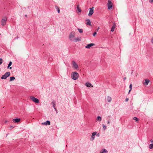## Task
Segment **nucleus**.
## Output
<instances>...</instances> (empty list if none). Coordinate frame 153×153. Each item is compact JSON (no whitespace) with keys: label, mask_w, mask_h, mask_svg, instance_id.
<instances>
[{"label":"nucleus","mask_w":153,"mask_h":153,"mask_svg":"<svg viewBox=\"0 0 153 153\" xmlns=\"http://www.w3.org/2000/svg\"><path fill=\"white\" fill-rule=\"evenodd\" d=\"M79 76V74L76 72H73L71 74V77L72 79L74 80H76L77 79Z\"/></svg>","instance_id":"f257e3e1"},{"label":"nucleus","mask_w":153,"mask_h":153,"mask_svg":"<svg viewBox=\"0 0 153 153\" xmlns=\"http://www.w3.org/2000/svg\"><path fill=\"white\" fill-rule=\"evenodd\" d=\"M75 36V32H72L70 33V34L69 35V38L71 41H73L74 39L75 38H74Z\"/></svg>","instance_id":"f03ea898"},{"label":"nucleus","mask_w":153,"mask_h":153,"mask_svg":"<svg viewBox=\"0 0 153 153\" xmlns=\"http://www.w3.org/2000/svg\"><path fill=\"white\" fill-rule=\"evenodd\" d=\"M71 64L72 67L74 68L77 69L79 68V66L76 64V62L74 61H72L71 62Z\"/></svg>","instance_id":"7ed1b4c3"},{"label":"nucleus","mask_w":153,"mask_h":153,"mask_svg":"<svg viewBox=\"0 0 153 153\" xmlns=\"http://www.w3.org/2000/svg\"><path fill=\"white\" fill-rule=\"evenodd\" d=\"M10 72H6L4 75L2 76L1 78L2 79H6L8 77L10 76Z\"/></svg>","instance_id":"20e7f679"},{"label":"nucleus","mask_w":153,"mask_h":153,"mask_svg":"<svg viewBox=\"0 0 153 153\" xmlns=\"http://www.w3.org/2000/svg\"><path fill=\"white\" fill-rule=\"evenodd\" d=\"M108 8L109 10L111 9L112 7L113 4L110 0H108Z\"/></svg>","instance_id":"39448f33"},{"label":"nucleus","mask_w":153,"mask_h":153,"mask_svg":"<svg viewBox=\"0 0 153 153\" xmlns=\"http://www.w3.org/2000/svg\"><path fill=\"white\" fill-rule=\"evenodd\" d=\"M7 18L6 17H3L1 20V24L2 26H4L6 24Z\"/></svg>","instance_id":"423d86ee"},{"label":"nucleus","mask_w":153,"mask_h":153,"mask_svg":"<svg viewBox=\"0 0 153 153\" xmlns=\"http://www.w3.org/2000/svg\"><path fill=\"white\" fill-rule=\"evenodd\" d=\"M30 98L35 103H38L39 102V101L38 99L35 98L33 96H31L30 97Z\"/></svg>","instance_id":"0eeeda50"},{"label":"nucleus","mask_w":153,"mask_h":153,"mask_svg":"<svg viewBox=\"0 0 153 153\" xmlns=\"http://www.w3.org/2000/svg\"><path fill=\"white\" fill-rule=\"evenodd\" d=\"M94 7H93L91 8H89V13L88 14L89 16H91L94 13Z\"/></svg>","instance_id":"6e6552de"},{"label":"nucleus","mask_w":153,"mask_h":153,"mask_svg":"<svg viewBox=\"0 0 153 153\" xmlns=\"http://www.w3.org/2000/svg\"><path fill=\"white\" fill-rule=\"evenodd\" d=\"M97 133L96 131H95L92 133V136H91V140L93 141L94 140L95 138V136L96 135V134H97Z\"/></svg>","instance_id":"1a4fd4ad"},{"label":"nucleus","mask_w":153,"mask_h":153,"mask_svg":"<svg viewBox=\"0 0 153 153\" xmlns=\"http://www.w3.org/2000/svg\"><path fill=\"white\" fill-rule=\"evenodd\" d=\"M94 44L93 43H90L89 44L87 45L86 46H85V47L86 48L89 49L91 47L94 46Z\"/></svg>","instance_id":"9d476101"},{"label":"nucleus","mask_w":153,"mask_h":153,"mask_svg":"<svg viewBox=\"0 0 153 153\" xmlns=\"http://www.w3.org/2000/svg\"><path fill=\"white\" fill-rule=\"evenodd\" d=\"M81 41V38H75L74 39V40L73 41V42H79Z\"/></svg>","instance_id":"9b49d317"},{"label":"nucleus","mask_w":153,"mask_h":153,"mask_svg":"<svg viewBox=\"0 0 153 153\" xmlns=\"http://www.w3.org/2000/svg\"><path fill=\"white\" fill-rule=\"evenodd\" d=\"M42 125H49L50 124V122L49 121L47 120L45 122L42 123Z\"/></svg>","instance_id":"f8f14e48"},{"label":"nucleus","mask_w":153,"mask_h":153,"mask_svg":"<svg viewBox=\"0 0 153 153\" xmlns=\"http://www.w3.org/2000/svg\"><path fill=\"white\" fill-rule=\"evenodd\" d=\"M20 121V118H15L13 119V121L15 123H18Z\"/></svg>","instance_id":"ddd939ff"},{"label":"nucleus","mask_w":153,"mask_h":153,"mask_svg":"<svg viewBox=\"0 0 153 153\" xmlns=\"http://www.w3.org/2000/svg\"><path fill=\"white\" fill-rule=\"evenodd\" d=\"M149 80L148 79H145V82L144 83V85H147L149 82Z\"/></svg>","instance_id":"4468645a"},{"label":"nucleus","mask_w":153,"mask_h":153,"mask_svg":"<svg viewBox=\"0 0 153 153\" xmlns=\"http://www.w3.org/2000/svg\"><path fill=\"white\" fill-rule=\"evenodd\" d=\"M85 85L86 86L89 87H92L93 86L89 82H87L85 83Z\"/></svg>","instance_id":"2eb2a0df"},{"label":"nucleus","mask_w":153,"mask_h":153,"mask_svg":"<svg viewBox=\"0 0 153 153\" xmlns=\"http://www.w3.org/2000/svg\"><path fill=\"white\" fill-rule=\"evenodd\" d=\"M86 21H87V22H86V24L88 25H91V22L90 21V20L89 19H87L86 20Z\"/></svg>","instance_id":"dca6fc26"},{"label":"nucleus","mask_w":153,"mask_h":153,"mask_svg":"<svg viewBox=\"0 0 153 153\" xmlns=\"http://www.w3.org/2000/svg\"><path fill=\"white\" fill-rule=\"evenodd\" d=\"M108 152V151L105 149H103V151H101L100 153H107Z\"/></svg>","instance_id":"f3484780"},{"label":"nucleus","mask_w":153,"mask_h":153,"mask_svg":"<svg viewBox=\"0 0 153 153\" xmlns=\"http://www.w3.org/2000/svg\"><path fill=\"white\" fill-rule=\"evenodd\" d=\"M12 62L10 61L9 62L7 66L8 68H9L10 69H12V67H10V66L12 65Z\"/></svg>","instance_id":"a211bd4d"},{"label":"nucleus","mask_w":153,"mask_h":153,"mask_svg":"<svg viewBox=\"0 0 153 153\" xmlns=\"http://www.w3.org/2000/svg\"><path fill=\"white\" fill-rule=\"evenodd\" d=\"M111 98L109 97V96H108L107 98V100L109 102H110L111 101Z\"/></svg>","instance_id":"6ab92c4d"},{"label":"nucleus","mask_w":153,"mask_h":153,"mask_svg":"<svg viewBox=\"0 0 153 153\" xmlns=\"http://www.w3.org/2000/svg\"><path fill=\"white\" fill-rule=\"evenodd\" d=\"M15 79V78L14 76L11 77L10 78V81L11 82L13 81Z\"/></svg>","instance_id":"aec40b11"},{"label":"nucleus","mask_w":153,"mask_h":153,"mask_svg":"<svg viewBox=\"0 0 153 153\" xmlns=\"http://www.w3.org/2000/svg\"><path fill=\"white\" fill-rule=\"evenodd\" d=\"M102 120V118L101 117L98 116L97 117V120L99 121L100 122Z\"/></svg>","instance_id":"412c9836"},{"label":"nucleus","mask_w":153,"mask_h":153,"mask_svg":"<svg viewBox=\"0 0 153 153\" xmlns=\"http://www.w3.org/2000/svg\"><path fill=\"white\" fill-rule=\"evenodd\" d=\"M51 104L53 105V107L54 108L55 107V102L54 101H53L51 102Z\"/></svg>","instance_id":"4be33fe9"},{"label":"nucleus","mask_w":153,"mask_h":153,"mask_svg":"<svg viewBox=\"0 0 153 153\" xmlns=\"http://www.w3.org/2000/svg\"><path fill=\"white\" fill-rule=\"evenodd\" d=\"M77 30L80 33H82L83 32V30L82 29L77 28Z\"/></svg>","instance_id":"5701e85b"},{"label":"nucleus","mask_w":153,"mask_h":153,"mask_svg":"<svg viewBox=\"0 0 153 153\" xmlns=\"http://www.w3.org/2000/svg\"><path fill=\"white\" fill-rule=\"evenodd\" d=\"M76 8H77V10L79 12H81V9L80 8H79V7L78 5H77V6L76 7Z\"/></svg>","instance_id":"b1692460"},{"label":"nucleus","mask_w":153,"mask_h":153,"mask_svg":"<svg viewBox=\"0 0 153 153\" xmlns=\"http://www.w3.org/2000/svg\"><path fill=\"white\" fill-rule=\"evenodd\" d=\"M133 120H135L136 122L139 120V119L136 117H134L133 118Z\"/></svg>","instance_id":"393cba45"},{"label":"nucleus","mask_w":153,"mask_h":153,"mask_svg":"<svg viewBox=\"0 0 153 153\" xmlns=\"http://www.w3.org/2000/svg\"><path fill=\"white\" fill-rule=\"evenodd\" d=\"M110 116H108V121H107V123L108 124H109L110 123V120H109V119L110 118Z\"/></svg>","instance_id":"a878e982"},{"label":"nucleus","mask_w":153,"mask_h":153,"mask_svg":"<svg viewBox=\"0 0 153 153\" xmlns=\"http://www.w3.org/2000/svg\"><path fill=\"white\" fill-rule=\"evenodd\" d=\"M102 126H103V128L104 130H105L106 129V126L104 124H102Z\"/></svg>","instance_id":"bb28decb"},{"label":"nucleus","mask_w":153,"mask_h":153,"mask_svg":"<svg viewBox=\"0 0 153 153\" xmlns=\"http://www.w3.org/2000/svg\"><path fill=\"white\" fill-rule=\"evenodd\" d=\"M115 28V27L114 26H113L112 27H111V32H113L114 31V29Z\"/></svg>","instance_id":"cd10ccee"},{"label":"nucleus","mask_w":153,"mask_h":153,"mask_svg":"<svg viewBox=\"0 0 153 153\" xmlns=\"http://www.w3.org/2000/svg\"><path fill=\"white\" fill-rule=\"evenodd\" d=\"M149 148L150 149H152L153 148V144H151L149 145Z\"/></svg>","instance_id":"c85d7f7f"},{"label":"nucleus","mask_w":153,"mask_h":153,"mask_svg":"<svg viewBox=\"0 0 153 153\" xmlns=\"http://www.w3.org/2000/svg\"><path fill=\"white\" fill-rule=\"evenodd\" d=\"M3 61V60L2 58H0V65L2 64Z\"/></svg>","instance_id":"c756f323"},{"label":"nucleus","mask_w":153,"mask_h":153,"mask_svg":"<svg viewBox=\"0 0 153 153\" xmlns=\"http://www.w3.org/2000/svg\"><path fill=\"white\" fill-rule=\"evenodd\" d=\"M14 128V127L13 126H9V128H10V130L12 129H13Z\"/></svg>","instance_id":"7c9ffc66"},{"label":"nucleus","mask_w":153,"mask_h":153,"mask_svg":"<svg viewBox=\"0 0 153 153\" xmlns=\"http://www.w3.org/2000/svg\"><path fill=\"white\" fill-rule=\"evenodd\" d=\"M129 88H130V89H132V85L131 84H130L129 85Z\"/></svg>","instance_id":"2f4dec72"},{"label":"nucleus","mask_w":153,"mask_h":153,"mask_svg":"<svg viewBox=\"0 0 153 153\" xmlns=\"http://www.w3.org/2000/svg\"><path fill=\"white\" fill-rule=\"evenodd\" d=\"M97 34V32H94V33H93V36H95V35Z\"/></svg>","instance_id":"473e14b6"},{"label":"nucleus","mask_w":153,"mask_h":153,"mask_svg":"<svg viewBox=\"0 0 153 153\" xmlns=\"http://www.w3.org/2000/svg\"><path fill=\"white\" fill-rule=\"evenodd\" d=\"M129 100V99L128 98H127L125 99V101L127 102H128Z\"/></svg>","instance_id":"72a5a7b5"},{"label":"nucleus","mask_w":153,"mask_h":153,"mask_svg":"<svg viewBox=\"0 0 153 153\" xmlns=\"http://www.w3.org/2000/svg\"><path fill=\"white\" fill-rule=\"evenodd\" d=\"M56 9H57V11L58 13H59V12H60V10H59V8H57Z\"/></svg>","instance_id":"f704fd0d"},{"label":"nucleus","mask_w":153,"mask_h":153,"mask_svg":"<svg viewBox=\"0 0 153 153\" xmlns=\"http://www.w3.org/2000/svg\"><path fill=\"white\" fill-rule=\"evenodd\" d=\"M150 141L152 143H153V137L152 138V139H151V140H150Z\"/></svg>","instance_id":"c9c22d12"},{"label":"nucleus","mask_w":153,"mask_h":153,"mask_svg":"<svg viewBox=\"0 0 153 153\" xmlns=\"http://www.w3.org/2000/svg\"><path fill=\"white\" fill-rule=\"evenodd\" d=\"M149 2L151 3H152L153 2V0H149Z\"/></svg>","instance_id":"e433bc0d"},{"label":"nucleus","mask_w":153,"mask_h":153,"mask_svg":"<svg viewBox=\"0 0 153 153\" xmlns=\"http://www.w3.org/2000/svg\"><path fill=\"white\" fill-rule=\"evenodd\" d=\"M97 136L99 137L100 136V134L99 133L97 134L96 135Z\"/></svg>","instance_id":"4c0bfd02"},{"label":"nucleus","mask_w":153,"mask_h":153,"mask_svg":"<svg viewBox=\"0 0 153 153\" xmlns=\"http://www.w3.org/2000/svg\"><path fill=\"white\" fill-rule=\"evenodd\" d=\"M131 89H130L129 90V91H128V94H129L130 92V91H131Z\"/></svg>","instance_id":"58836bf2"},{"label":"nucleus","mask_w":153,"mask_h":153,"mask_svg":"<svg viewBox=\"0 0 153 153\" xmlns=\"http://www.w3.org/2000/svg\"><path fill=\"white\" fill-rule=\"evenodd\" d=\"M99 29H100V27H98L97 28V29L96 30L97 31H98V30Z\"/></svg>","instance_id":"ea45409f"},{"label":"nucleus","mask_w":153,"mask_h":153,"mask_svg":"<svg viewBox=\"0 0 153 153\" xmlns=\"http://www.w3.org/2000/svg\"><path fill=\"white\" fill-rule=\"evenodd\" d=\"M7 122H8V121H7V120H5V121H4V123H7Z\"/></svg>","instance_id":"a19ab883"},{"label":"nucleus","mask_w":153,"mask_h":153,"mask_svg":"<svg viewBox=\"0 0 153 153\" xmlns=\"http://www.w3.org/2000/svg\"><path fill=\"white\" fill-rule=\"evenodd\" d=\"M19 38V37L18 36H17V37H16L15 39H18V38Z\"/></svg>","instance_id":"79ce46f5"},{"label":"nucleus","mask_w":153,"mask_h":153,"mask_svg":"<svg viewBox=\"0 0 153 153\" xmlns=\"http://www.w3.org/2000/svg\"><path fill=\"white\" fill-rule=\"evenodd\" d=\"M151 41L152 43L153 44V38H152V39Z\"/></svg>","instance_id":"37998d69"},{"label":"nucleus","mask_w":153,"mask_h":153,"mask_svg":"<svg viewBox=\"0 0 153 153\" xmlns=\"http://www.w3.org/2000/svg\"><path fill=\"white\" fill-rule=\"evenodd\" d=\"M54 109L55 110V111H57V109H56V108H54Z\"/></svg>","instance_id":"c03bdc74"},{"label":"nucleus","mask_w":153,"mask_h":153,"mask_svg":"<svg viewBox=\"0 0 153 153\" xmlns=\"http://www.w3.org/2000/svg\"><path fill=\"white\" fill-rule=\"evenodd\" d=\"M126 79V77H125L124 78V79Z\"/></svg>","instance_id":"a18cd8bd"},{"label":"nucleus","mask_w":153,"mask_h":153,"mask_svg":"<svg viewBox=\"0 0 153 153\" xmlns=\"http://www.w3.org/2000/svg\"><path fill=\"white\" fill-rule=\"evenodd\" d=\"M25 16L27 17V15H25Z\"/></svg>","instance_id":"49530a36"},{"label":"nucleus","mask_w":153,"mask_h":153,"mask_svg":"<svg viewBox=\"0 0 153 153\" xmlns=\"http://www.w3.org/2000/svg\"><path fill=\"white\" fill-rule=\"evenodd\" d=\"M8 134H7V136L8 135Z\"/></svg>","instance_id":"de8ad7c7"},{"label":"nucleus","mask_w":153,"mask_h":153,"mask_svg":"<svg viewBox=\"0 0 153 153\" xmlns=\"http://www.w3.org/2000/svg\"><path fill=\"white\" fill-rule=\"evenodd\" d=\"M56 111V113H57V111Z\"/></svg>","instance_id":"09e8293b"},{"label":"nucleus","mask_w":153,"mask_h":153,"mask_svg":"<svg viewBox=\"0 0 153 153\" xmlns=\"http://www.w3.org/2000/svg\"><path fill=\"white\" fill-rule=\"evenodd\" d=\"M132 73H133V72H132V73H131V74H132Z\"/></svg>","instance_id":"8fccbe9b"}]
</instances>
